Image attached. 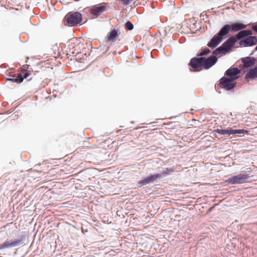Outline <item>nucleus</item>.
<instances>
[{
    "instance_id": "nucleus-1",
    "label": "nucleus",
    "mask_w": 257,
    "mask_h": 257,
    "mask_svg": "<svg viewBox=\"0 0 257 257\" xmlns=\"http://www.w3.org/2000/svg\"><path fill=\"white\" fill-rule=\"evenodd\" d=\"M218 61V57L212 55L205 58H192L189 63L190 70L193 72H198L203 69L208 70L214 65Z\"/></svg>"
},
{
    "instance_id": "nucleus-2",
    "label": "nucleus",
    "mask_w": 257,
    "mask_h": 257,
    "mask_svg": "<svg viewBox=\"0 0 257 257\" xmlns=\"http://www.w3.org/2000/svg\"><path fill=\"white\" fill-rule=\"evenodd\" d=\"M28 236L27 232H21L19 233L17 238H13L10 240H7L3 243L0 244V250L24 245Z\"/></svg>"
},
{
    "instance_id": "nucleus-3",
    "label": "nucleus",
    "mask_w": 257,
    "mask_h": 257,
    "mask_svg": "<svg viewBox=\"0 0 257 257\" xmlns=\"http://www.w3.org/2000/svg\"><path fill=\"white\" fill-rule=\"evenodd\" d=\"M82 20V14L77 11H72L68 13L63 19L65 26L75 27L80 24Z\"/></svg>"
},
{
    "instance_id": "nucleus-4",
    "label": "nucleus",
    "mask_w": 257,
    "mask_h": 257,
    "mask_svg": "<svg viewBox=\"0 0 257 257\" xmlns=\"http://www.w3.org/2000/svg\"><path fill=\"white\" fill-rule=\"evenodd\" d=\"M110 7L107 3L103 2L97 5H95L90 8L88 11L90 19H94L98 17L103 12L107 11Z\"/></svg>"
},
{
    "instance_id": "nucleus-5",
    "label": "nucleus",
    "mask_w": 257,
    "mask_h": 257,
    "mask_svg": "<svg viewBox=\"0 0 257 257\" xmlns=\"http://www.w3.org/2000/svg\"><path fill=\"white\" fill-rule=\"evenodd\" d=\"M250 177L248 174L240 173L236 175L231 176L224 182L229 185L242 184L248 182Z\"/></svg>"
},
{
    "instance_id": "nucleus-6",
    "label": "nucleus",
    "mask_w": 257,
    "mask_h": 257,
    "mask_svg": "<svg viewBox=\"0 0 257 257\" xmlns=\"http://www.w3.org/2000/svg\"><path fill=\"white\" fill-rule=\"evenodd\" d=\"M219 83L223 86L225 89L227 90L233 89L236 86L235 80L224 76L219 80Z\"/></svg>"
},
{
    "instance_id": "nucleus-7",
    "label": "nucleus",
    "mask_w": 257,
    "mask_h": 257,
    "mask_svg": "<svg viewBox=\"0 0 257 257\" xmlns=\"http://www.w3.org/2000/svg\"><path fill=\"white\" fill-rule=\"evenodd\" d=\"M237 40H239V45L244 47H251L257 43V38L255 36L245 37L242 39Z\"/></svg>"
},
{
    "instance_id": "nucleus-8",
    "label": "nucleus",
    "mask_w": 257,
    "mask_h": 257,
    "mask_svg": "<svg viewBox=\"0 0 257 257\" xmlns=\"http://www.w3.org/2000/svg\"><path fill=\"white\" fill-rule=\"evenodd\" d=\"M240 72V69L237 67H231L225 71V74L228 76V78L235 80L239 77L238 75Z\"/></svg>"
},
{
    "instance_id": "nucleus-9",
    "label": "nucleus",
    "mask_w": 257,
    "mask_h": 257,
    "mask_svg": "<svg viewBox=\"0 0 257 257\" xmlns=\"http://www.w3.org/2000/svg\"><path fill=\"white\" fill-rule=\"evenodd\" d=\"M231 28V32L235 33L241 31L247 27V25L244 24L240 21L231 22L229 24Z\"/></svg>"
},
{
    "instance_id": "nucleus-10",
    "label": "nucleus",
    "mask_w": 257,
    "mask_h": 257,
    "mask_svg": "<svg viewBox=\"0 0 257 257\" xmlns=\"http://www.w3.org/2000/svg\"><path fill=\"white\" fill-rule=\"evenodd\" d=\"M231 50V48H228L223 43L219 47L216 48L213 52L212 54L214 56L220 55V56H223L228 53Z\"/></svg>"
},
{
    "instance_id": "nucleus-11",
    "label": "nucleus",
    "mask_w": 257,
    "mask_h": 257,
    "mask_svg": "<svg viewBox=\"0 0 257 257\" xmlns=\"http://www.w3.org/2000/svg\"><path fill=\"white\" fill-rule=\"evenodd\" d=\"M119 35L120 33L118 30L113 28L111 29L110 31L108 32L107 35L106 37L107 41L111 43H113L118 38Z\"/></svg>"
},
{
    "instance_id": "nucleus-12",
    "label": "nucleus",
    "mask_w": 257,
    "mask_h": 257,
    "mask_svg": "<svg viewBox=\"0 0 257 257\" xmlns=\"http://www.w3.org/2000/svg\"><path fill=\"white\" fill-rule=\"evenodd\" d=\"M222 41L223 39L216 34L208 42L207 46L211 49H214L219 45Z\"/></svg>"
},
{
    "instance_id": "nucleus-13",
    "label": "nucleus",
    "mask_w": 257,
    "mask_h": 257,
    "mask_svg": "<svg viewBox=\"0 0 257 257\" xmlns=\"http://www.w3.org/2000/svg\"><path fill=\"white\" fill-rule=\"evenodd\" d=\"M231 28L229 24H225L220 28L216 34L217 36L222 38L223 41L227 37L228 34L230 31Z\"/></svg>"
},
{
    "instance_id": "nucleus-14",
    "label": "nucleus",
    "mask_w": 257,
    "mask_h": 257,
    "mask_svg": "<svg viewBox=\"0 0 257 257\" xmlns=\"http://www.w3.org/2000/svg\"><path fill=\"white\" fill-rule=\"evenodd\" d=\"M241 61L244 68L251 67L254 66L256 62V59L254 57L248 56L242 58Z\"/></svg>"
},
{
    "instance_id": "nucleus-15",
    "label": "nucleus",
    "mask_w": 257,
    "mask_h": 257,
    "mask_svg": "<svg viewBox=\"0 0 257 257\" xmlns=\"http://www.w3.org/2000/svg\"><path fill=\"white\" fill-rule=\"evenodd\" d=\"M257 78V66L249 70L245 75V79L247 81L253 80Z\"/></svg>"
},
{
    "instance_id": "nucleus-16",
    "label": "nucleus",
    "mask_w": 257,
    "mask_h": 257,
    "mask_svg": "<svg viewBox=\"0 0 257 257\" xmlns=\"http://www.w3.org/2000/svg\"><path fill=\"white\" fill-rule=\"evenodd\" d=\"M214 132L221 135H226L229 136L232 135V127L216 128L213 131Z\"/></svg>"
},
{
    "instance_id": "nucleus-17",
    "label": "nucleus",
    "mask_w": 257,
    "mask_h": 257,
    "mask_svg": "<svg viewBox=\"0 0 257 257\" xmlns=\"http://www.w3.org/2000/svg\"><path fill=\"white\" fill-rule=\"evenodd\" d=\"M211 53V50L207 47H205L202 48L198 52H197L196 56L193 58H205V56H207L209 53Z\"/></svg>"
},
{
    "instance_id": "nucleus-18",
    "label": "nucleus",
    "mask_w": 257,
    "mask_h": 257,
    "mask_svg": "<svg viewBox=\"0 0 257 257\" xmlns=\"http://www.w3.org/2000/svg\"><path fill=\"white\" fill-rule=\"evenodd\" d=\"M174 171V167L162 168V170L161 171V173H158L159 175L160 176V180H161L163 178L171 175Z\"/></svg>"
},
{
    "instance_id": "nucleus-19",
    "label": "nucleus",
    "mask_w": 257,
    "mask_h": 257,
    "mask_svg": "<svg viewBox=\"0 0 257 257\" xmlns=\"http://www.w3.org/2000/svg\"><path fill=\"white\" fill-rule=\"evenodd\" d=\"M252 33L250 30H242L236 35L237 39H242L245 37H251Z\"/></svg>"
},
{
    "instance_id": "nucleus-20",
    "label": "nucleus",
    "mask_w": 257,
    "mask_h": 257,
    "mask_svg": "<svg viewBox=\"0 0 257 257\" xmlns=\"http://www.w3.org/2000/svg\"><path fill=\"white\" fill-rule=\"evenodd\" d=\"M147 176L149 184L160 182L161 181L160 179V176L159 175V174H150Z\"/></svg>"
},
{
    "instance_id": "nucleus-21",
    "label": "nucleus",
    "mask_w": 257,
    "mask_h": 257,
    "mask_svg": "<svg viewBox=\"0 0 257 257\" xmlns=\"http://www.w3.org/2000/svg\"><path fill=\"white\" fill-rule=\"evenodd\" d=\"M236 41L235 38L233 37L228 38L223 44L228 48H231V47L235 45Z\"/></svg>"
},
{
    "instance_id": "nucleus-22",
    "label": "nucleus",
    "mask_w": 257,
    "mask_h": 257,
    "mask_svg": "<svg viewBox=\"0 0 257 257\" xmlns=\"http://www.w3.org/2000/svg\"><path fill=\"white\" fill-rule=\"evenodd\" d=\"M149 184L148 176H145L142 179L138 181L137 183V187L141 188L145 185Z\"/></svg>"
},
{
    "instance_id": "nucleus-23",
    "label": "nucleus",
    "mask_w": 257,
    "mask_h": 257,
    "mask_svg": "<svg viewBox=\"0 0 257 257\" xmlns=\"http://www.w3.org/2000/svg\"><path fill=\"white\" fill-rule=\"evenodd\" d=\"M238 134H249V131L244 129H233L232 128V135Z\"/></svg>"
},
{
    "instance_id": "nucleus-24",
    "label": "nucleus",
    "mask_w": 257,
    "mask_h": 257,
    "mask_svg": "<svg viewBox=\"0 0 257 257\" xmlns=\"http://www.w3.org/2000/svg\"><path fill=\"white\" fill-rule=\"evenodd\" d=\"M124 28L126 30L132 31L134 29V26L131 21H127L124 24Z\"/></svg>"
},
{
    "instance_id": "nucleus-25",
    "label": "nucleus",
    "mask_w": 257,
    "mask_h": 257,
    "mask_svg": "<svg viewBox=\"0 0 257 257\" xmlns=\"http://www.w3.org/2000/svg\"><path fill=\"white\" fill-rule=\"evenodd\" d=\"M24 80V78L21 73H19L18 76L15 78V82L18 84L22 83Z\"/></svg>"
},
{
    "instance_id": "nucleus-26",
    "label": "nucleus",
    "mask_w": 257,
    "mask_h": 257,
    "mask_svg": "<svg viewBox=\"0 0 257 257\" xmlns=\"http://www.w3.org/2000/svg\"><path fill=\"white\" fill-rule=\"evenodd\" d=\"M228 239L232 242H236V243L238 241V239L236 237V236L235 234H233V236L231 235V234L228 235Z\"/></svg>"
},
{
    "instance_id": "nucleus-27",
    "label": "nucleus",
    "mask_w": 257,
    "mask_h": 257,
    "mask_svg": "<svg viewBox=\"0 0 257 257\" xmlns=\"http://www.w3.org/2000/svg\"><path fill=\"white\" fill-rule=\"evenodd\" d=\"M134 0H120L119 2L123 6H127L130 5Z\"/></svg>"
},
{
    "instance_id": "nucleus-28",
    "label": "nucleus",
    "mask_w": 257,
    "mask_h": 257,
    "mask_svg": "<svg viewBox=\"0 0 257 257\" xmlns=\"http://www.w3.org/2000/svg\"><path fill=\"white\" fill-rule=\"evenodd\" d=\"M252 30L257 33V23L251 24L250 25Z\"/></svg>"
},
{
    "instance_id": "nucleus-29",
    "label": "nucleus",
    "mask_w": 257,
    "mask_h": 257,
    "mask_svg": "<svg viewBox=\"0 0 257 257\" xmlns=\"http://www.w3.org/2000/svg\"><path fill=\"white\" fill-rule=\"evenodd\" d=\"M236 242H231V245L230 246V249H234L236 247Z\"/></svg>"
},
{
    "instance_id": "nucleus-30",
    "label": "nucleus",
    "mask_w": 257,
    "mask_h": 257,
    "mask_svg": "<svg viewBox=\"0 0 257 257\" xmlns=\"http://www.w3.org/2000/svg\"><path fill=\"white\" fill-rule=\"evenodd\" d=\"M30 74V71H29L27 70L26 71L25 75H24V76H23V77L24 78V79H26V78H27L29 77Z\"/></svg>"
},
{
    "instance_id": "nucleus-31",
    "label": "nucleus",
    "mask_w": 257,
    "mask_h": 257,
    "mask_svg": "<svg viewBox=\"0 0 257 257\" xmlns=\"http://www.w3.org/2000/svg\"><path fill=\"white\" fill-rule=\"evenodd\" d=\"M6 81H11L12 82H15V77H13V78H6Z\"/></svg>"
},
{
    "instance_id": "nucleus-32",
    "label": "nucleus",
    "mask_w": 257,
    "mask_h": 257,
    "mask_svg": "<svg viewBox=\"0 0 257 257\" xmlns=\"http://www.w3.org/2000/svg\"><path fill=\"white\" fill-rule=\"evenodd\" d=\"M84 58L83 57L79 59L78 61L80 63L83 62Z\"/></svg>"
},
{
    "instance_id": "nucleus-33",
    "label": "nucleus",
    "mask_w": 257,
    "mask_h": 257,
    "mask_svg": "<svg viewBox=\"0 0 257 257\" xmlns=\"http://www.w3.org/2000/svg\"><path fill=\"white\" fill-rule=\"evenodd\" d=\"M7 67V64H6V63H5V64H2V65H1V68H6Z\"/></svg>"
},
{
    "instance_id": "nucleus-34",
    "label": "nucleus",
    "mask_w": 257,
    "mask_h": 257,
    "mask_svg": "<svg viewBox=\"0 0 257 257\" xmlns=\"http://www.w3.org/2000/svg\"><path fill=\"white\" fill-rule=\"evenodd\" d=\"M229 245L228 244H226V247L227 249H230V248L229 247Z\"/></svg>"
},
{
    "instance_id": "nucleus-35",
    "label": "nucleus",
    "mask_w": 257,
    "mask_h": 257,
    "mask_svg": "<svg viewBox=\"0 0 257 257\" xmlns=\"http://www.w3.org/2000/svg\"><path fill=\"white\" fill-rule=\"evenodd\" d=\"M255 50L257 51V45L256 46V47H255Z\"/></svg>"
},
{
    "instance_id": "nucleus-36",
    "label": "nucleus",
    "mask_w": 257,
    "mask_h": 257,
    "mask_svg": "<svg viewBox=\"0 0 257 257\" xmlns=\"http://www.w3.org/2000/svg\"><path fill=\"white\" fill-rule=\"evenodd\" d=\"M108 49H109V47H106V51H107V50H108Z\"/></svg>"
},
{
    "instance_id": "nucleus-37",
    "label": "nucleus",
    "mask_w": 257,
    "mask_h": 257,
    "mask_svg": "<svg viewBox=\"0 0 257 257\" xmlns=\"http://www.w3.org/2000/svg\"><path fill=\"white\" fill-rule=\"evenodd\" d=\"M253 52H252L251 53V54H250L249 55H250H250H252L253 54Z\"/></svg>"
},
{
    "instance_id": "nucleus-38",
    "label": "nucleus",
    "mask_w": 257,
    "mask_h": 257,
    "mask_svg": "<svg viewBox=\"0 0 257 257\" xmlns=\"http://www.w3.org/2000/svg\"><path fill=\"white\" fill-rule=\"evenodd\" d=\"M53 96H54V97H56V95H55V94H53Z\"/></svg>"
}]
</instances>
